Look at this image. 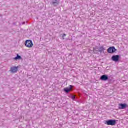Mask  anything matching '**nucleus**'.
<instances>
[{
  "label": "nucleus",
  "mask_w": 128,
  "mask_h": 128,
  "mask_svg": "<svg viewBox=\"0 0 128 128\" xmlns=\"http://www.w3.org/2000/svg\"><path fill=\"white\" fill-rule=\"evenodd\" d=\"M105 124H107V126H114L116 124V120H107Z\"/></svg>",
  "instance_id": "1"
},
{
  "label": "nucleus",
  "mask_w": 128,
  "mask_h": 128,
  "mask_svg": "<svg viewBox=\"0 0 128 128\" xmlns=\"http://www.w3.org/2000/svg\"><path fill=\"white\" fill-rule=\"evenodd\" d=\"M25 46H26V48H32V46H34V44L32 43V41L30 40H27L25 42Z\"/></svg>",
  "instance_id": "2"
},
{
  "label": "nucleus",
  "mask_w": 128,
  "mask_h": 128,
  "mask_svg": "<svg viewBox=\"0 0 128 128\" xmlns=\"http://www.w3.org/2000/svg\"><path fill=\"white\" fill-rule=\"evenodd\" d=\"M107 52L108 54H114V52H116V48H114V46L110 47L108 49Z\"/></svg>",
  "instance_id": "3"
},
{
  "label": "nucleus",
  "mask_w": 128,
  "mask_h": 128,
  "mask_svg": "<svg viewBox=\"0 0 128 128\" xmlns=\"http://www.w3.org/2000/svg\"><path fill=\"white\" fill-rule=\"evenodd\" d=\"M72 88H74V86L70 85L69 86V88H66L64 89V90L66 94H68V92H72Z\"/></svg>",
  "instance_id": "4"
},
{
  "label": "nucleus",
  "mask_w": 128,
  "mask_h": 128,
  "mask_svg": "<svg viewBox=\"0 0 128 128\" xmlns=\"http://www.w3.org/2000/svg\"><path fill=\"white\" fill-rule=\"evenodd\" d=\"M112 60L113 62H118L120 60V56H114L112 57Z\"/></svg>",
  "instance_id": "5"
},
{
  "label": "nucleus",
  "mask_w": 128,
  "mask_h": 128,
  "mask_svg": "<svg viewBox=\"0 0 128 128\" xmlns=\"http://www.w3.org/2000/svg\"><path fill=\"white\" fill-rule=\"evenodd\" d=\"M128 108V104H119V110H124Z\"/></svg>",
  "instance_id": "6"
},
{
  "label": "nucleus",
  "mask_w": 128,
  "mask_h": 128,
  "mask_svg": "<svg viewBox=\"0 0 128 128\" xmlns=\"http://www.w3.org/2000/svg\"><path fill=\"white\" fill-rule=\"evenodd\" d=\"M100 80H103L104 82H106L108 80V77L106 75H103L100 77Z\"/></svg>",
  "instance_id": "7"
},
{
  "label": "nucleus",
  "mask_w": 128,
  "mask_h": 128,
  "mask_svg": "<svg viewBox=\"0 0 128 128\" xmlns=\"http://www.w3.org/2000/svg\"><path fill=\"white\" fill-rule=\"evenodd\" d=\"M10 72L12 74H16V66L12 67L10 69Z\"/></svg>",
  "instance_id": "8"
},
{
  "label": "nucleus",
  "mask_w": 128,
  "mask_h": 128,
  "mask_svg": "<svg viewBox=\"0 0 128 128\" xmlns=\"http://www.w3.org/2000/svg\"><path fill=\"white\" fill-rule=\"evenodd\" d=\"M60 4V2H58L57 0H54L52 2L53 6H56V4Z\"/></svg>",
  "instance_id": "9"
},
{
  "label": "nucleus",
  "mask_w": 128,
  "mask_h": 128,
  "mask_svg": "<svg viewBox=\"0 0 128 128\" xmlns=\"http://www.w3.org/2000/svg\"><path fill=\"white\" fill-rule=\"evenodd\" d=\"M104 47H100L99 49V52H104Z\"/></svg>",
  "instance_id": "10"
},
{
  "label": "nucleus",
  "mask_w": 128,
  "mask_h": 128,
  "mask_svg": "<svg viewBox=\"0 0 128 128\" xmlns=\"http://www.w3.org/2000/svg\"><path fill=\"white\" fill-rule=\"evenodd\" d=\"M22 60V56H20L18 54H17L16 60Z\"/></svg>",
  "instance_id": "11"
},
{
  "label": "nucleus",
  "mask_w": 128,
  "mask_h": 128,
  "mask_svg": "<svg viewBox=\"0 0 128 128\" xmlns=\"http://www.w3.org/2000/svg\"><path fill=\"white\" fill-rule=\"evenodd\" d=\"M64 36H66V34H64L63 36H62V38H63V40H64Z\"/></svg>",
  "instance_id": "12"
},
{
  "label": "nucleus",
  "mask_w": 128,
  "mask_h": 128,
  "mask_svg": "<svg viewBox=\"0 0 128 128\" xmlns=\"http://www.w3.org/2000/svg\"><path fill=\"white\" fill-rule=\"evenodd\" d=\"M72 100H75V98H76V96H72Z\"/></svg>",
  "instance_id": "13"
},
{
  "label": "nucleus",
  "mask_w": 128,
  "mask_h": 128,
  "mask_svg": "<svg viewBox=\"0 0 128 128\" xmlns=\"http://www.w3.org/2000/svg\"><path fill=\"white\" fill-rule=\"evenodd\" d=\"M14 60H16V57L14 58Z\"/></svg>",
  "instance_id": "14"
}]
</instances>
